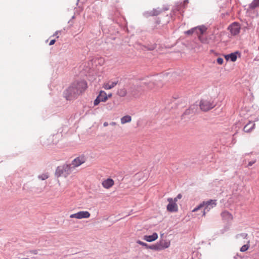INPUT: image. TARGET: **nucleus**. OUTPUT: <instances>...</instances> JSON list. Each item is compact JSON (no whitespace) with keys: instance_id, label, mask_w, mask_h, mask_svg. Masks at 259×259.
<instances>
[{"instance_id":"c85d7f7f","label":"nucleus","mask_w":259,"mask_h":259,"mask_svg":"<svg viewBox=\"0 0 259 259\" xmlns=\"http://www.w3.org/2000/svg\"><path fill=\"white\" fill-rule=\"evenodd\" d=\"M221 216L222 217L223 220H225V218L227 217V212L226 211H223L221 213Z\"/></svg>"},{"instance_id":"cd10ccee","label":"nucleus","mask_w":259,"mask_h":259,"mask_svg":"<svg viewBox=\"0 0 259 259\" xmlns=\"http://www.w3.org/2000/svg\"><path fill=\"white\" fill-rule=\"evenodd\" d=\"M193 112H192L191 110H190V108L187 109L185 112L184 113V115H188V114H192Z\"/></svg>"},{"instance_id":"473e14b6","label":"nucleus","mask_w":259,"mask_h":259,"mask_svg":"<svg viewBox=\"0 0 259 259\" xmlns=\"http://www.w3.org/2000/svg\"><path fill=\"white\" fill-rule=\"evenodd\" d=\"M156 47V45L155 44H154L152 45L150 47L148 48V49L149 50H154Z\"/></svg>"},{"instance_id":"37998d69","label":"nucleus","mask_w":259,"mask_h":259,"mask_svg":"<svg viewBox=\"0 0 259 259\" xmlns=\"http://www.w3.org/2000/svg\"><path fill=\"white\" fill-rule=\"evenodd\" d=\"M112 96V94H110L107 95L108 98H110Z\"/></svg>"},{"instance_id":"c756f323","label":"nucleus","mask_w":259,"mask_h":259,"mask_svg":"<svg viewBox=\"0 0 259 259\" xmlns=\"http://www.w3.org/2000/svg\"><path fill=\"white\" fill-rule=\"evenodd\" d=\"M223 59L222 58H218L217 59V62L219 64H222L223 63Z\"/></svg>"},{"instance_id":"7ed1b4c3","label":"nucleus","mask_w":259,"mask_h":259,"mask_svg":"<svg viewBox=\"0 0 259 259\" xmlns=\"http://www.w3.org/2000/svg\"><path fill=\"white\" fill-rule=\"evenodd\" d=\"M72 171L71 164H64L58 166L55 171V176L57 178L63 177L66 178Z\"/></svg>"},{"instance_id":"ea45409f","label":"nucleus","mask_w":259,"mask_h":259,"mask_svg":"<svg viewBox=\"0 0 259 259\" xmlns=\"http://www.w3.org/2000/svg\"><path fill=\"white\" fill-rule=\"evenodd\" d=\"M111 125L115 126L116 125V123L115 122H112L110 123Z\"/></svg>"},{"instance_id":"39448f33","label":"nucleus","mask_w":259,"mask_h":259,"mask_svg":"<svg viewBox=\"0 0 259 259\" xmlns=\"http://www.w3.org/2000/svg\"><path fill=\"white\" fill-rule=\"evenodd\" d=\"M90 213L88 211H80L77 213L70 215V218H75L77 219H87L90 218Z\"/></svg>"},{"instance_id":"2eb2a0df","label":"nucleus","mask_w":259,"mask_h":259,"mask_svg":"<svg viewBox=\"0 0 259 259\" xmlns=\"http://www.w3.org/2000/svg\"><path fill=\"white\" fill-rule=\"evenodd\" d=\"M157 238V234L156 233H154L151 235H145L143 239L147 242H152L156 240Z\"/></svg>"},{"instance_id":"f03ea898","label":"nucleus","mask_w":259,"mask_h":259,"mask_svg":"<svg viewBox=\"0 0 259 259\" xmlns=\"http://www.w3.org/2000/svg\"><path fill=\"white\" fill-rule=\"evenodd\" d=\"M217 205V200L210 199L206 201H203L198 206L195 207L193 210V212H195L199 209L204 208L203 212V216H205L206 213L210 211V210Z\"/></svg>"},{"instance_id":"20e7f679","label":"nucleus","mask_w":259,"mask_h":259,"mask_svg":"<svg viewBox=\"0 0 259 259\" xmlns=\"http://www.w3.org/2000/svg\"><path fill=\"white\" fill-rule=\"evenodd\" d=\"M215 106V103L211 100L202 99L199 103V107L200 109L204 112H206L213 108Z\"/></svg>"},{"instance_id":"4468645a","label":"nucleus","mask_w":259,"mask_h":259,"mask_svg":"<svg viewBox=\"0 0 259 259\" xmlns=\"http://www.w3.org/2000/svg\"><path fill=\"white\" fill-rule=\"evenodd\" d=\"M118 82V80H116L114 81H109L108 82L104 83L103 87L105 90H110L113 88L115 85H116Z\"/></svg>"},{"instance_id":"f257e3e1","label":"nucleus","mask_w":259,"mask_h":259,"mask_svg":"<svg viewBox=\"0 0 259 259\" xmlns=\"http://www.w3.org/2000/svg\"><path fill=\"white\" fill-rule=\"evenodd\" d=\"M87 88V83L85 81H75L64 91V97L67 100L75 98L84 92Z\"/></svg>"},{"instance_id":"a878e982","label":"nucleus","mask_w":259,"mask_h":259,"mask_svg":"<svg viewBox=\"0 0 259 259\" xmlns=\"http://www.w3.org/2000/svg\"><path fill=\"white\" fill-rule=\"evenodd\" d=\"M238 237H242L243 239H247L248 234L245 233H241L238 235Z\"/></svg>"},{"instance_id":"aec40b11","label":"nucleus","mask_w":259,"mask_h":259,"mask_svg":"<svg viewBox=\"0 0 259 259\" xmlns=\"http://www.w3.org/2000/svg\"><path fill=\"white\" fill-rule=\"evenodd\" d=\"M238 55V53L237 52L231 53L228 55V60L230 59L232 61L234 62L237 60Z\"/></svg>"},{"instance_id":"b1692460","label":"nucleus","mask_w":259,"mask_h":259,"mask_svg":"<svg viewBox=\"0 0 259 259\" xmlns=\"http://www.w3.org/2000/svg\"><path fill=\"white\" fill-rule=\"evenodd\" d=\"M38 178L41 180H45L49 178V175L48 173L42 174V175H39Z\"/></svg>"},{"instance_id":"7c9ffc66","label":"nucleus","mask_w":259,"mask_h":259,"mask_svg":"<svg viewBox=\"0 0 259 259\" xmlns=\"http://www.w3.org/2000/svg\"><path fill=\"white\" fill-rule=\"evenodd\" d=\"M233 219V215L228 213V221H232Z\"/></svg>"},{"instance_id":"9b49d317","label":"nucleus","mask_w":259,"mask_h":259,"mask_svg":"<svg viewBox=\"0 0 259 259\" xmlns=\"http://www.w3.org/2000/svg\"><path fill=\"white\" fill-rule=\"evenodd\" d=\"M240 28L239 24L237 23H233L228 28L232 35L237 34L239 32Z\"/></svg>"},{"instance_id":"c03bdc74","label":"nucleus","mask_w":259,"mask_h":259,"mask_svg":"<svg viewBox=\"0 0 259 259\" xmlns=\"http://www.w3.org/2000/svg\"><path fill=\"white\" fill-rule=\"evenodd\" d=\"M224 57L225 59L226 60H227V55H224Z\"/></svg>"},{"instance_id":"6e6552de","label":"nucleus","mask_w":259,"mask_h":259,"mask_svg":"<svg viewBox=\"0 0 259 259\" xmlns=\"http://www.w3.org/2000/svg\"><path fill=\"white\" fill-rule=\"evenodd\" d=\"M158 79H151L149 80V81H144L142 83L145 85L148 89H152L154 88L155 85H156L158 87H161L162 84L157 82Z\"/></svg>"},{"instance_id":"e433bc0d","label":"nucleus","mask_w":259,"mask_h":259,"mask_svg":"<svg viewBox=\"0 0 259 259\" xmlns=\"http://www.w3.org/2000/svg\"><path fill=\"white\" fill-rule=\"evenodd\" d=\"M189 3V1L188 0H185L183 2V5H184V7H185V6H186Z\"/></svg>"},{"instance_id":"79ce46f5","label":"nucleus","mask_w":259,"mask_h":259,"mask_svg":"<svg viewBox=\"0 0 259 259\" xmlns=\"http://www.w3.org/2000/svg\"><path fill=\"white\" fill-rule=\"evenodd\" d=\"M156 78H156V79H159V80H158V81H157V82H158L159 81H160V78H159L160 77H157ZM154 79H156V77H154Z\"/></svg>"},{"instance_id":"2f4dec72","label":"nucleus","mask_w":259,"mask_h":259,"mask_svg":"<svg viewBox=\"0 0 259 259\" xmlns=\"http://www.w3.org/2000/svg\"><path fill=\"white\" fill-rule=\"evenodd\" d=\"M182 197V195L181 194L178 195V196L174 199V201L176 202L178 199H181Z\"/></svg>"},{"instance_id":"4c0bfd02","label":"nucleus","mask_w":259,"mask_h":259,"mask_svg":"<svg viewBox=\"0 0 259 259\" xmlns=\"http://www.w3.org/2000/svg\"><path fill=\"white\" fill-rule=\"evenodd\" d=\"M255 163V161H250L248 163V166H251L253 164Z\"/></svg>"},{"instance_id":"0eeeda50","label":"nucleus","mask_w":259,"mask_h":259,"mask_svg":"<svg viewBox=\"0 0 259 259\" xmlns=\"http://www.w3.org/2000/svg\"><path fill=\"white\" fill-rule=\"evenodd\" d=\"M167 201L169 202L166 206L167 211L169 212H177L178 210V208L176 202L171 198H168Z\"/></svg>"},{"instance_id":"dca6fc26","label":"nucleus","mask_w":259,"mask_h":259,"mask_svg":"<svg viewBox=\"0 0 259 259\" xmlns=\"http://www.w3.org/2000/svg\"><path fill=\"white\" fill-rule=\"evenodd\" d=\"M170 245L169 242H166L165 241H160L159 243H157V245L158 246L159 249L158 250H160L166 248H168Z\"/></svg>"},{"instance_id":"423d86ee","label":"nucleus","mask_w":259,"mask_h":259,"mask_svg":"<svg viewBox=\"0 0 259 259\" xmlns=\"http://www.w3.org/2000/svg\"><path fill=\"white\" fill-rule=\"evenodd\" d=\"M168 10V8H165L161 9L159 8L157 9H154L153 10L147 11L144 13V16L146 17L150 16H156L161 14L163 11H165Z\"/></svg>"},{"instance_id":"5701e85b","label":"nucleus","mask_w":259,"mask_h":259,"mask_svg":"<svg viewBox=\"0 0 259 259\" xmlns=\"http://www.w3.org/2000/svg\"><path fill=\"white\" fill-rule=\"evenodd\" d=\"M258 6H259V0H253L250 4L249 7L251 9H254Z\"/></svg>"},{"instance_id":"58836bf2","label":"nucleus","mask_w":259,"mask_h":259,"mask_svg":"<svg viewBox=\"0 0 259 259\" xmlns=\"http://www.w3.org/2000/svg\"><path fill=\"white\" fill-rule=\"evenodd\" d=\"M194 33H196V34L197 35H200V34H201L199 32V30H195V32H194Z\"/></svg>"},{"instance_id":"1a4fd4ad","label":"nucleus","mask_w":259,"mask_h":259,"mask_svg":"<svg viewBox=\"0 0 259 259\" xmlns=\"http://www.w3.org/2000/svg\"><path fill=\"white\" fill-rule=\"evenodd\" d=\"M85 158L84 156H79V157H76L72 161V163L71 164V165H73V166H71L72 168L79 166L81 164L85 162Z\"/></svg>"},{"instance_id":"6ab92c4d","label":"nucleus","mask_w":259,"mask_h":259,"mask_svg":"<svg viewBox=\"0 0 259 259\" xmlns=\"http://www.w3.org/2000/svg\"><path fill=\"white\" fill-rule=\"evenodd\" d=\"M117 94L121 97H124L127 94L126 90L124 88L119 89L117 92Z\"/></svg>"},{"instance_id":"f704fd0d","label":"nucleus","mask_w":259,"mask_h":259,"mask_svg":"<svg viewBox=\"0 0 259 259\" xmlns=\"http://www.w3.org/2000/svg\"><path fill=\"white\" fill-rule=\"evenodd\" d=\"M61 31H56L55 32V33L53 35V36H56L57 38H58L59 37V36H58V33H60Z\"/></svg>"},{"instance_id":"a211bd4d","label":"nucleus","mask_w":259,"mask_h":259,"mask_svg":"<svg viewBox=\"0 0 259 259\" xmlns=\"http://www.w3.org/2000/svg\"><path fill=\"white\" fill-rule=\"evenodd\" d=\"M98 98L101 100L102 102H105L108 99L107 95L105 91H100L99 95L98 96Z\"/></svg>"},{"instance_id":"9d476101","label":"nucleus","mask_w":259,"mask_h":259,"mask_svg":"<svg viewBox=\"0 0 259 259\" xmlns=\"http://www.w3.org/2000/svg\"><path fill=\"white\" fill-rule=\"evenodd\" d=\"M195 30H199V32L201 34H203L206 30V28L204 26L196 27L186 31L185 32V34L188 35H191L193 33H194Z\"/></svg>"},{"instance_id":"a19ab883","label":"nucleus","mask_w":259,"mask_h":259,"mask_svg":"<svg viewBox=\"0 0 259 259\" xmlns=\"http://www.w3.org/2000/svg\"><path fill=\"white\" fill-rule=\"evenodd\" d=\"M103 125H104V126L106 127L108 125V123L107 122H105L103 123Z\"/></svg>"},{"instance_id":"f3484780","label":"nucleus","mask_w":259,"mask_h":259,"mask_svg":"<svg viewBox=\"0 0 259 259\" xmlns=\"http://www.w3.org/2000/svg\"><path fill=\"white\" fill-rule=\"evenodd\" d=\"M255 123L253 122H249L244 127V131L245 132H250L255 127Z\"/></svg>"},{"instance_id":"ddd939ff","label":"nucleus","mask_w":259,"mask_h":259,"mask_svg":"<svg viewBox=\"0 0 259 259\" xmlns=\"http://www.w3.org/2000/svg\"><path fill=\"white\" fill-rule=\"evenodd\" d=\"M102 184L104 188L106 189H109L114 185V182L112 179L108 178L103 181Z\"/></svg>"},{"instance_id":"4be33fe9","label":"nucleus","mask_w":259,"mask_h":259,"mask_svg":"<svg viewBox=\"0 0 259 259\" xmlns=\"http://www.w3.org/2000/svg\"><path fill=\"white\" fill-rule=\"evenodd\" d=\"M249 243L250 241L249 240H248L246 242V244L243 245L240 249V251L241 252H245L246 250H247L249 247Z\"/></svg>"},{"instance_id":"72a5a7b5","label":"nucleus","mask_w":259,"mask_h":259,"mask_svg":"<svg viewBox=\"0 0 259 259\" xmlns=\"http://www.w3.org/2000/svg\"><path fill=\"white\" fill-rule=\"evenodd\" d=\"M31 253H32V254H37L38 253V251L37 250H30L29 251Z\"/></svg>"},{"instance_id":"393cba45","label":"nucleus","mask_w":259,"mask_h":259,"mask_svg":"<svg viewBox=\"0 0 259 259\" xmlns=\"http://www.w3.org/2000/svg\"><path fill=\"white\" fill-rule=\"evenodd\" d=\"M189 108L190 109V110H191L192 112H193V113H195L197 110V109H198V105H195V104H193V105H192Z\"/></svg>"},{"instance_id":"412c9836","label":"nucleus","mask_w":259,"mask_h":259,"mask_svg":"<svg viewBox=\"0 0 259 259\" xmlns=\"http://www.w3.org/2000/svg\"><path fill=\"white\" fill-rule=\"evenodd\" d=\"M132 120V117L130 115H125L122 117L121 119V123L122 124H125L127 122H131Z\"/></svg>"},{"instance_id":"c9c22d12","label":"nucleus","mask_w":259,"mask_h":259,"mask_svg":"<svg viewBox=\"0 0 259 259\" xmlns=\"http://www.w3.org/2000/svg\"><path fill=\"white\" fill-rule=\"evenodd\" d=\"M55 42H56V40L55 39H52V40H51L50 41V42L49 43V45L50 46H52V45H54Z\"/></svg>"},{"instance_id":"bb28decb","label":"nucleus","mask_w":259,"mask_h":259,"mask_svg":"<svg viewBox=\"0 0 259 259\" xmlns=\"http://www.w3.org/2000/svg\"><path fill=\"white\" fill-rule=\"evenodd\" d=\"M100 102H102L101 100H100V99H99L97 97V98L94 100V104L95 106H97L99 104Z\"/></svg>"},{"instance_id":"f8f14e48","label":"nucleus","mask_w":259,"mask_h":259,"mask_svg":"<svg viewBox=\"0 0 259 259\" xmlns=\"http://www.w3.org/2000/svg\"><path fill=\"white\" fill-rule=\"evenodd\" d=\"M137 243L141 245L145 246L146 248L154 250H158V249L160 248L157 245V244L149 245L148 244H147L144 242H142L140 240H138L137 241Z\"/></svg>"}]
</instances>
